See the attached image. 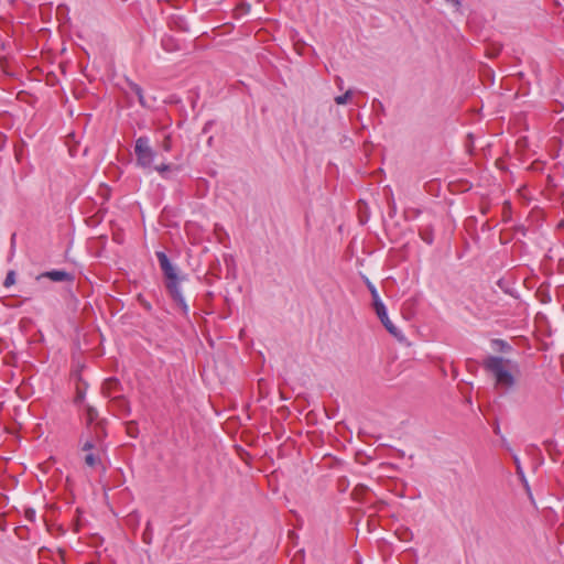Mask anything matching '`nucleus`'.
<instances>
[{"mask_svg": "<svg viewBox=\"0 0 564 564\" xmlns=\"http://www.w3.org/2000/svg\"><path fill=\"white\" fill-rule=\"evenodd\" d=\"M156 258L160 263V268L166 279L165 286L169 294L182 308V312L186 315L188 313V306L180 289V283L185 280V276H180L177 274L176 268L171 263L170 259L164 252L158 251Z\"/></svg>", "mask_w": 564, "mask_h": 564, "instance_id": "obj_1", "label": "nucleus"}, {"mask_svg": "<svg viewBox=\"0 0 564 564\" xmlns=\"http://www.w3.org/2000/svg\"><path fill=\"white\" fill-rule=\"evenodd\" d=\"M509 360L502 357L489 356L484 360V369L495 378V387L502 391H509L516 383L513 375L507 369Z\"/></svg>", "mask_w": 564, "mask_h": 564, "instance_id": "obj_2", "label": "nucleus"}, {"mask_svg": "<svg viewBox=\"0 0 564 564\" xmlns=\"http://www.w3.org/2000/svg\"><path fill=\"white\" fill-rule=\"evenodd\" d=\"M135 163L141 169H152L156 152L152 149L150 138L139 137L134 143Z\"/></svg>", "mask_w": 564, "mask_h": 564, "instance_id": "obj_3", "label": "nucleus"}, {"mask_svg": "<svg viewBox=\"0 0 564 564\" xmlns=\"http://www.w3.org/2000/svg\"><path fill=\"white\" fill-rule=\"evenodd\" d=\"M375 311H376L377 316L379 317V319L381 321V323L386 327V329L392 336H394L398 340H403L404 337H403L402 333L389 319L388 313H387V308H386L384 304H379L378 308H376Z\"/></svg>", "mask_w": 564, "mask_h": 564, "instance_id": "obj_4", "label": "nucleus"}, {"mask_svg": "<svg viewBox=\"0 0 564 564\" xmlns=\"http://www.w3.org/2000/svg\"><path fill=\"white\" fill-rule=\"evenodd\" d=\"M41 278H48L50 280H52L54 282H63V281L73 280L72 274H69L68 272L63 271V270H52V271L44 272L37 276V279H41Z\"/></svg>", "mask_w": 564, "mask_h": 564, "instance_id": "obj_5", "label": "nucleus"}, {"mask_svg": "<svg viewBox=\"0 0 564 564\" xmlns=\"http://www.w3.org/2000/svg\"><path fill=\"white\" fill-rule=\"evenodd\" d=\"M120 382L116 378H108L102 384V392L106 397H111L113 393L119 391Z\"/></svg>", "mask_w": 564, "mask_h": 564, "instance_id": "obj_6", "label": "nucleus"}, {"mask_svg": "<svg viewBox=\"0 0 564 564\" xmlns=\"http://www.w3.org/2000/svg\"><path fill=\"white\" fill-rule=\"evenodd\" d=\"M87 433L93 435V437L101 444L102 440L106 437V430L104 426V421H97L96 424L87 430Z\"/></svg>", "mask_w": 564, "mask_h": 564, "instance_id": "obj_7", "label": "nucleus"}, {"mask_svg": "<svg viewBox=\"0 0 564 564\" xmlns=\"http://www.w3.org/2000/svg\"><path fill=\"white\" fill-rule=\"evenodd\" d=\"M153 170H155L163 178H171L172 175L174 172H177L180 170V167L177 165H174V164H160V165H155L153 166Z\"/></svg>", "mask_w": 564, "mask_h": 564, "instance_id": "obj_8", "label": "nucleus"}, {"mask_svg": "<svg viewBox=\"0 0 564 564\" xmlns=\"http://www.w3.org/2000/svg\"><path fill=\"white\" fill-rule=\"evenodd\" d=\"M112 403L122 414L130 413L129 402L122 395L112 397Z\"/></svg>", "mask_w": 564, "mask_h": 564, "instance_id": "obj_9", "label": "nucleus"}, {"mask_svg": "<svg viewBox=\"0 0 564 564\" xmlns=\"http://www.w3.org/2000/svg\"><path fill=\"white\" fill-rule=\"evenodd\" d=\"M501 48H502V45L500 43L492 42V41L487 42L486 47H485L486 56L489 58H495L500 54Z\"/></svg>", "mask_w": 564, "mask_h": 564, "instance_id": "obj_10", "label": "nucleus"}, {"mask_svg": "<svg viewBox=\"0 0 564 564\" xmlns=\"http://www.w3.org/2000/svg\"><path fill=\"white\" fill-rule=\"evenodd\" d=\"M97 419H98V411L95 408L88 405L86 408V427H87V430H90V427H93L96 424Z\"/></svg>", "mask_w": 564, "mask_h": 564, "instance_id": "obj_11", "label": "nucleus"}, {"mask_svg": "<svg viewBox=\"0 0 564 564\" xmlns=\"http://www.w3.org/2000/svg\"><path fill=\"white\" fill-rule=\"evenodd\" d=\"M86 440L83 442V446H82V449L84 452H91L93 449H96L98 448V446L100 445L94 437L93 435L88 434L86 432Z\"/></svg>", "mask_w": 564, "mask_h": 564, "instance_id": "obj_12", "label": "nucleus"}, {"mask_svg": "<svg viewBox=\"0 0 564 564\" xmlns=\"http://www.w3.org/2000/svg\"><path fill=\"white\" fill-rule=\"evenodd\" d=\"M513 462H514V465H516L517 475L519 476V478L521 479V481L523 482L525 488L529 489V485H528V481L525 479L524 471H523V469L521 467L520 459H519V457L517 455H513Z\"/></svg>", "mask_w": 564, "mask_h": 564, "instance_id": "obj_13", "label": "nucleus"}, {"mask_svg": "<svg viewBox=\"0 0 564 564\" xmlns=\"http://www.w3.org/2000/svg\"><path fill=\"white\" fill-rule=\"evenodd\" d=\"M130 88L137 95L140 105L143 106V107H147L148 105H147V101L144 99L142 88L139 85L134 84V83L130 84Z\"/></svg>", "mask_w": 564, "mask_h": 564, "instance_id": "obj_14", "label": "nucleus"}, {"mask_svg": "<svg viewBox=\"0 0 564 564\" xmlns=\"http://www.w3.org/2000/svg\"><path fill=\"white\" fill-rule=\"evenodd\" d=\"M492 345L496 350L501 351V352H508L511 350V346L502 339H494Z\"/></svg>", "mask_w": 564, "mask_h": 564, "instance_id": "obj_15", "label": "nucleus"}, {"mask_svg": "<svg viewBox=\"0 0 564 564\" xmlns=\"http://www.w3.org/2000/svg\"><path fill=\"white\" fill-rule=\"evenodd\" d=\"M152 538H153V531H152L151 522L148 521L147 525H145V529H144V531L142 533V541L145 544H151L152 543Z\"/></svg>", "mask_w": 564, "mask_h": 564, "instance_id": "obj_16", "label": "nucleus"}, {"mask_svg": "<svg viewBox=\"0 0 564 564\" xmlns=\"http://www.w3.org/2000/svg\"><path fill=\"white\" fill-rule=\"evenodd\" d=\"M171 24H173L175 28L182 31H188L187 23L182 17H173L171 19Z\"/></svg>", "mask_w": 564, "mask_h": 564, "instance_id": "obj_17", "label": "nucleus"}, {"mask_svg": "<svg viewBox=\"0 0 564 564\" xmlns=\"http://www.w3.org/2000/svg\"><path fill=\"white\" fill-rule=\"evenodd\" d=\"M352 95L354 91L348 89L344 95L336 96L334 100L337 105H346L351 99Z\"/></svg>", "mask_w": 564, "mask_h": 564, "instance_id": "obj_18", "label": "nucleus"}, {"mask_svg": "<svg viewBox=\"0 0 564 564\" xmlns=\"http://www.w3.org/2000/svg\"><path fill=\"white\" fill-rule=\"evenodd\" d=\"M368 288H369V291H370L371 296H372L373 308L376 310V308H378L379 304H383V303H382V301L379 297L377 289L371 283H368Z\"/></svg>", "mask_w": 564, "mask_h": 564, "instance_id": "obj_19", "label": "nucleus"}, {"mask_svg": "<svg viewBox=\"0 0 564 564\" xmlns=\"http://www.w3.org/2000/svg\"><path fill=\"white\" fill-rule=\"evenodd\" d=\"M99 463L100 458L91 452L85 456V464L89 467H95Z\"/></svg>", "mask_w": 564, "mask_h": 564, "instance_id": "obj_20", "label": "nucleus"}, {"mask_svg": "<svg viewBox=\"0 0 564 564\" xmlns=\"http://www.w3.org/2000/svg\"><path fill=\"white\" fill-rule=\"evenodd\" d=\"M127 433L130 437L133 438L138 436L139 430L135 421H130L127 423Z\"/></svg>", "mask_w": 564, "mask_h": 564, "instance_id": "obj_21", "label": "nucleus"}, {"mask_svg": "<svg viewBox=\"0 0 564 564\" xmlns=\"http://www.w3.org/2000/svg\"><path fill=\"white\" fill-rule=\"evenodd\" d=\"M420 236L426 243L431 245L433 242V234L430 229L421 230Z\"/></svg>", "mask_w": 564, "mask_h": 564, "instance_id": "obj_22", "label": "nucleus"}, {"mask_svg": "<svg viewBox=\"0 0 564 564\" xmlns=\"http://www.w3.org/2000/svg\"><path fill=\"white\" fill-rule=\"evenodd\" d=\"M14 283H15V272L11 270L7 273L3 285L6 288H9V286L13 285Z\"/></svg>", "mask_w": 564, "mask_h": 564, "instance_id": "obj_23", "label": "nucleus"}, {"mask_svg": "<svg viewBox=\"0 0 564 564\" xmlns=\"http://www.w3.org/2000/svg\"><path fill=\"white\" fill-rule=\"evenodd\" d=\"M172 148V141L170 135H165L163 142H162V149L166 152H169Z\"/></svg>", "mask_w": 564, "mask_h": 564, "instance_id": "obj_24", "label": "nucleus"}, {"mask_svg": "<svg viewBox=\"0 0 564 564\" xmlns=\"http://www.w3.org/2000/svg\"><path fill=\"white\" fill-rule=\"evenodd\" d=\"M213 122L212 121H208L205 123L204 128H203V132L204 133H207L209 128L212 127Z\"/></svg>", "mask_w": 564, "mask_h": 564, "instance_id": "obj_25", "label": "nucleus"}, {"mask_svg": "<svg viewBox=\"0 0 564 564\" xmlns=\"http://www.w3.org/2000/svg\"><path fill=\"white\" fill-rule=\"evenodd\" d=\"M447 2L454 4L455 7H459L460 6V2L459 0H446Z\"/></svg>", "mask_w": 564, "mask_h": 564, "instance_id": "obj_26", "label": "nucleus"}, {"mask_svg": "<svg viewBox=\"0 0 564 564\" xmlns=\"http://www.w3.org/2000/svg\"><path fill=\"white\" fill-rule=\"evenodd\" d=\"M336 82H337L339 89H341L343 88V79L340 77H337Z\"/></svg>", "mask_w": 564, "mask_h": 564, "instance_id": "obj_27", "label": "nucleus"}, {"mask_svg": "<svg viewBox=\"0 0 564 564\" xmlns=\"http://www.w3.org/2000/svg\"><path fill=\"white\" fill-rule=\"evenodd\" d=\"M494 431H495V433H496L497 435H499V434H500V427H499V425H498V424L495 426V430H494Z\"/></svg>", "mask_w": 564, "mask_h": 564, "instance_id": "obj_28", "label": "nucleus"}, {"mask_svg": "<svg viewBox=\"0 0 564 564\" xmlns=\"http://www.w3.org/2000/svg\"><path fill=\"white\" fill-rule=\"evenodd\" d=\"M144 307H147L148 310H151L150 304H144Z\"/></svg>", "mask_w": 564, "mask_h": 564, "instance_id": "obj_29", "label": "nucleus"}]
</instances>
